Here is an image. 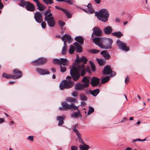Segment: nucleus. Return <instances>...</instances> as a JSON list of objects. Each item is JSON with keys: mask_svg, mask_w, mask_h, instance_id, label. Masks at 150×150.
Returning <instances> with one entry per match:
<instances>
[{"mask_svg": "<svg viewBox=\"0 0 150 150\" xmlns=\"http://www.w3.org/2000/svg\"><path fill=\"white\" fill-rule=\"evenodd\" d=\"M4 7L3 4L1 2V0H0V9H2Z\"/></svg>", "mask_w": 150, "mask_h": 150, "instance_id": "60", "label": "nucleus"}, {"mask_svg": "<svg viewBox=\"0 0 150 150\" xmlns=\"http://www.w3.org/2000/svg\"><path fill=\"white\" fill-rule=\"evenodd\" d=\"M76 47V51L78 53H81L82 51V47L77 42H75L73 44Z\"/></svg>", "mask_w": 150, "mask_h": 150, "instance_id": "22", "label": "nucleus"}, {"mask_svg": "<svg viewBox=\"0 0 150 150\" xmlns=\"http://www.w3.org/2000/svg\"><path fill=\"white\" fill-rule=\"evenodd\" d=\"M89 62L90 64L91 67L92 71H95V67L94 64L92 61H90Z\"/></svg>", "mask_w": 150, "mask_h": 150, "instance_id": "46", "label": "nucleus"}, {"mask_svg": "<svg viewBox=\"0 0 150 150\" xmlns=\"http://www.w3.org/2000/svg\"><path fill=\"white\" fill-rule=\"evenodd\" d=\"M74 84V82L70 80H64L61 82L59 85L60 90H63L64 89H68L72 87Z\"/></svg>", "mask_w": 150, "mask_h": 150, "instance_id": "4", "label": "nucleus"}, {"mask_svg": "<svg viewBox=\"0 0 150 150\" xmlns=\"http://www.w3.org/2000/svg\"><path fill=\"white\" fill-rule=\"evenodd\" d=\"M41 23V25L42 27L43 28H45L46 26V22L45 21H42Z\"/></svg>", "mask_w": 150, "mask_h": 150, "instance_id": "51", "label": "nucleus"}, {"mask_svg": "<svg viewBox=\"0 0 150 150\" xmlns=\"http://www.w3.org/2000/svg\"><path fill=\"white\" fill-rule=\"evenodd\" d=\"M100 52V51L97 49H92L91 50L90 52L91 53L96 54Z\"/></svg>", "mask_w": 150, "mask_h": 150, "instance_id": "48", "label": "nucleus"}, {"mask_svg": "<svg viewBox=\"0 0 150 150\" xmlns=\"http://www.w3.org/2000/svg\"><path fill=\"white\" fill-rule=\"evenodd\" d=\"M80 99L82 101H86L87 100V98L84 95L81 94L80 95Z\"/></svg>", "mask_w": 150, "mask_h": 150, "instance_id": "44", "label": "nucleus"}, {"mask_svg": "<svg viewBox=\"0 0 150 150\" xmlns=\"http://www.w3.org/2000/svg\"><path fill=\"white\" fill-rule=\"evenodd\" d=\"M74 51V49L72 45H71L69 52L70 54H73Z\"/></svg>", "mask_w": 150, "mask_h": 150, "instance_id": "42", "label": "nucleus"}, {"mask_svg": "<svg viewBox=\"0 0 150 150\" xmlns=\"http://www.w3.org/2000/svg\"><path fill=\"white\" fill-rule=\"evenodd\" d=\"M104 58L106 59H109L110 58V55L108 53L105 54L103 56Z\"/></svg>", "mask_w": 150, "mask_h": 150, "instance_id": "50", "label": "nucleus"}, {"mask_svg": "<svg viewBox=\"0 0 150 150\" xmlns=\"http://www.w3.org/2000/svg\"><path fill=\"white\" fill-rule=\"evenodd\" d=\"M27 140H30L31 141H33L34 140L33 137V136H29L27 139Z\"/></svg>", "mask_w": 150, "mask_h": 150, "instance_id": "56", "label": "nucleus"}, {"mask_svg": "<svg viewBox=\"0 0 150 150\" xmlns=\"http://www.w3.org/2000/svg\"><path fill=\"white\" fill-rule=\"evenodd\" d=\"M2 76L3 77L7 79H13V75L11 74H8L5 73L2 74Z\"/></svg>", "mask_w": 150, "mask_h": 150, "instance_id": "36", "label": "nucleus"}, {"mask_svg": "<svg viewBox=\"0 0 150 150\" xmlns=\"http://www.w3.org/2000/svg\"><path fill=\"white\" fill-rule=\"evenodd\" d=\"M66 68L64 66H63L62 65L60 66V70L62 72H64L66 71Z\"/></svg>", "mask_w": 150, "mask_h": 150, "instance_id": "47", "label": "nucleus"}, {"mask_svg": "<svg viewBox=\"0 0 150 150\" xmlns=\"http://www.w3.org/2000/svg\"><path fill=\"white\" fill-rule=\"evenodd\" d=\"M86 104V103L83 101L81 102V105L82 106L83 105H85Z\"/></svg>", "mask_w": 150, "mask_h": 150, "instance_id": "62", "label": "nucleus"}, {"mask_svg": "<svg viewBox=\"0 0 150 150\" xmlns=\"http://www.w3.org/2000/svg\"><path fill=\"white\" fill-rule=\"evenodd\" d=\"M59 24L60 26L61 27H63L65 25V23L62 21H59Z\"/></svg>", "mask_w": 150, "mask_h": 150, "instance_id": "53", "label": "nucleus"}, {"mask_svg": "<svg viewBox=\"0 0 150 150\" xmlns=\"http://www.w3.org/2000/svg\"><path fill=\"white\" fill-rule=\"evenodd\" d=\"M20 2L18 4V5L21 7H25L26 4L28 2V1H25V0H20Z\"/></svg>", "mask_w": 150, "mask_h": 150, "instance_id": "34", "label": "nucleus"}, {"mask_svg": "<svg viewBox=\"0 0 150 150\" xmlns=\"http://www.w3.org/2000/svg\"><path fill=\"white\" fill-rule=\"evenodd\" d=\"M61 38L64 41V42H65V43L67 41L69 43L72 41L71 37L67 34L64 35Z\"/></svg>", "mask_w": 150, "mask_h": 150, "instance_id": "19", "label": "nucleus"}, {"mask_svg": "<svg viewBox=\"0 0 150 150\" xmlns=\"http://www.w3.org/2000/svg\"><path fill=\"white\" fill-rule=\"evenodd\" d=\"M129 78L128 76H127L126 77L125 79V82L126 83H127V82H128L129 81Z\"/></svg>", "mask_w": 150, "mask_h": 150, "instance_id": "57", "label": "nucleus"}, {"mask_svg": "<svg viewBox=\"0 0 150 150\" xmlns=\"http://www.w3.org/2000/svg\"><path fill=\"white\" fill-rule=\"evenodd\" d=\"M96 60L98 64L100 66L103 65L105 63V62L102 59H96Z\"/></svg>", "mask_w": 150, "mask_h": 150, "instance_id": "39", "label": "nucleus"}, {"mask_svg": "<svg viewBox=\"0 0 150 150\" xmlns=\"http://www.w3.org/2000/svg\"><path fill=\"white\" fill-rule=\"evenodd\" d=\"M125 150H132V149L131 147H128L126 148L125 149Z\"/></svg>", "mask_w": 150, "mask_h": 150, "instance_id": "64", "label": "nucleus"}, {"mask_svg": "<svg viewBox=\"0 0 150 150\" xmlns=\"http://www.w3.org/2000/svg\"><path fill=\"white\" fill-rule=\"evenodd\" d=\"M146 138H145L143 139H140L137 138L134 139H133L132 141V142L133 143H134L135 142H137V141H140V142H144L146 140Z\"/></svg>", "mask_w": 150, "mask_h": 150, "instance_id": "49", "label": "nucleus"}, {"mask_svg": "<svg viewBox=\"0 0 150 150\" xmlns=\"http://www.w3.org/2000/svg\"><path fill=\"white\" fill-rule=\"evenodd\" d=\"M66 100L67 102H71V103H75L76 102V99L71 97L67 98Z\"/></svg>", "mask_w": 150, "mask_h": 150, "instance_id": "40", "label": "nucleus"}, {"mask_svg": "<svg viewBox=\"0 0 150 150\" xmlns=\"http://www.w3.org/2000/svg\"><path fill=\"white\" fill-rule=\"evenodd\" d=\"M116 43L119 49L126 51L129 50V48L127 46L126 44L121 41L119 39H118Z\"/></svg>", "mask_w": 150, "mask_h": 150, "instance_id": "8", "label": "nucleus"}, {"mask_svg": "<svg viewBox=\"0 0 150 150\" xmlns=\"http://www.w3.org/2000/svg\"><path fill=\"white\" fill-rule=\"evenodd\" d=\"M70 74L71 77L74 81H77L80 77V72L79 70H77L76 66L73 64L72 67L70 68Z\"/></svg>", "mask_w": 150, "mask_h": 150, "instance_id": "3", "label": "nucleus"}, {"mask_svg": "<svg viewBox=\"0 0 150 150\" xmlns=\"http://www.w3.org/2000/svg\"><path fill=\"white\" fill-rule=\"evenodd\" d=\"M90 146L85 143H83V144H82L79 146L80 150H88Z\"/></svg>", "mask_w": 150, "mask_h": 150, "instance_id": "27", "label": "nucleus"}, {"mask_svg": "<svg viewBox=\"0 0 150 150\" xmlns=\"http://www.w3.org/2000/svg\"><path fill=\"white\" fill-rule=\"evenodd\" d=\"M99 92V89L97 88L92 91H90V93L93 96H96Z\"/></svg>", "mask_w": 150, "mask_h": 150, "instance_id": "33", "label": "nucleus"}, {"mask_svg": "<svg viewBox=\"0 0 150 150\" xmlns=\"http://www.w3.org/2000/svg\"><path fill=\"white\" fill-rule=\"evenodd\" d=\"M60 2H63L67 3L70 5H73V1L72 0H56Z\"/></svg>", "mask_w": 150, "mask_h": 150, "instance_id": "38", "label": "nucleus"}, {"mask_svg": "<svg viewBox=\"0 0 150 150\" xmlns=\"http://www.w3.org/2000/svg\"><path fill=\"white\" fill-rule=\"evenodd\" d=\"M60 64H62L63 65H66L68 64V61L66 58H60Z\"/></svg>", "mask_w": 150, "mask_h": 150, "instance_id": "32", "label": "nucleus"}, {"mask_svg": "<svg viewBox=\"0 0 150 150\" xmlns=\"http://www.w3.org/2000/svg\"><path fill=\"white\" fill-rule=\"evenodd\" d=\"M47 61V59L44 58L40 57L37 60L33 61L32 64L35 65H39L45 63Z\"/></svg>", "mask_w": 150, "mask_h": 150, "instance_id": "9", "label": "nucleus"}, {"mask_svg": "<svg viewBox=\"0 0 150 150\" xmlns=\"http://www.w3.org/2000/svg\"><path fill=\"white\" fill-rule=\"evenodd\" d=\"M51 70L52 71L54 72V73L56 72V69L55 68H52L51 69Z\"/></svg>", "mask_w": 150, "mask_h": 150, "instance_id": "63", "label": "nucleus"}, {"mask_svg": "<svg viewBox=\"0 0 150 150\" xmlns=\"http://www.w3.org/2000/svg\"><path fill=\"white\" fill-rule=\"evenodd\" d=\"M101 83L102 84L106 83L108 82L110 79L109 76H102L101 78Z\"/></svg>", "mask_w": 150, "mask_h": 150, "instance_id": "31", "label": "nucleus"}, {"mask_svg": "<svg viewBox=\"0 0 150 150\" xmlns=\"http://www.w3.org/2000/svg\"><path fill=\"white\" fill-rule=\"evenodd\" d=\"M34 18L36 22L39 23H40L43 20L42 14L39 11L36 12L34 13Z\"/></svg>", "mask_w": 150, "mask_h": 150, "instance_id": "10", "label": "nucleus"}, {"mask_svg": "<svg viewBox=\"0 0 150 150\" xmlns=\"http://www.w3.org/2000/svg\"><path fill=\"white\" fill-rule=\"evenodd\" d=\"M113 36H115L117 38H120L123 36V35L120 32H116L112 33L111 34Z\"/></svg>", "mask_w": 150, "mask_h": 150, "instance_id": "35", "label": "nucleus"}, {"mask_svg": "<svg viewBox=\"0 0 150 150\" xmlns=\"http://www.w3.org/2000/svg\"><path fill=\"white\" fill-rule=\"evenodd\" d=\"M36 5L38 7L37 9L40 11H44L45 8V7L40 2L36 4Z\"/></svg>", "mask_w": 150, "mask_h": 150, "instance_id": "28", "label": "nucleus"}, {"mask_svg": "<svg viewBox=\"0 0 150 150\" xmlns=\"http://www.w3.org/2000/svg\"><path fill=\"white\" fill-rule=\"evenodd\" d=\"M76 110H77V112L72 113L71 115V116L72 118L77 117L80 115H81L80 111L79 110L77 106V109H76Z\"/></svg>", "mask_w": 150, "mask_h": 150, "instance_id": "30", "label": "nucleus"}, {"mask_svg": "<svg viewBox=\"0 0 150 150\" xmlns=\"http://www.w3.org/2000/svg\"><path fill=\"white\" fill-rule=\"evenodd\" d=\"M74 130L75 131V133L77 136L78 139L79 140V142L82 144H83V143H84L83 139L81 138V134L79 132L78 130Z\"/></svg>", "mask_w": 150, "mask_h": 150, "instance_id": "26", "label": "nucleus"}, {"mask_svg": "<svg viewBox=\"0 0 150 150\" xmlns=\"http://www.w3.org/2000/svg\"><path fill=\"white\" fill-rule=\"evenodd\" d=\"M48 14H49V13H48L47 11H45V12H44V15H45V18H44V20L45 21H46V20H47V16L48 15Z\"/></svg>", "mask_w": 150, "mask_h": 150, "instance_id": "54", "label": "nucleus"}, {"mask_svg": "<svg viewBox=\"0 0 150 150\" xmlns=\"http://www.w3.org/2000/svg\"><path fill=\"white\" fill-rule=\"evenodd\" d=\"M47 5L51 4L53 3V0H42Z\"/></svg>", "mask_w": 150, "mask_h": 150, "instance_id": "41", "label": "nucleus"}, {"mask_svg": "<svg viewBox=\"0 0 150 150\" xmlns=\"http://www.w3.org/2000/svg\"><path fill=\"white\" fill-rule=\"evenodd\" d=\"M78 147L75 146H71V150H78Z\"/></svg>", "mask_w": 150, "mask_h": 150, "instance_id": "52", "label": "nucleus"}, {"mask_svg": "<svg viewBox=\"0 0 150 150\" xmlns=\"http://www.w3.org/2000/svg\"><path fill=\"white\" fill-rule=\"evenodd\" d=\"M52 14L51 13L48 14L46 21H47L49 26L50 27H54L55 25V21L54 17L52 16Z\"/></svg>", "mask_w": 150, "mask_h": 150, "instance_id": "7", "label": "nucleus"}, {"mask_svg": "<svg viewBox=\"0 0 150 150\" xmlns=\"http://www.w3.org/2000/svg\"><path fill=\"white\" fill-rule=\"evenodd\" d=\"M25 8L27 11L30 12H33L35 10L34 5L29 1L26 4Z\"/></svg>", "mask_w": 150, "mask_h": 150, "instance_id": "13", "label": "nucleus"}, {"mask_svg": "<svg viewBox=\"0 0 150 150\" xmlns=\"http://www.w3.org/2000/svg\"><path fill=\"white\" fill-rule=\"evenodd\" d=\"M78 127V124H76V125H74V129H73V132H74L75 133V131L74 130H78L77 129H76V127Z\"/></svg>", "mask_w": 150, "mask_h": 150, "instance_id": "59", "label": "nucleus"}, {"mask_svg": "<svg viewBox=\"0 0 150 150\" xmlns=\"http://www.w3.org/2000/svg\"><path fill=\"white\" fill-rule=\"evenodd\" d=\"M97 4H99L100 3V0H94Z\"/></svg>", "mask_w": 150, "mask_h": 150, "instance_id": "61", "label": "nucleus"}, {"mask_svg": "<svg viewBox=\"0 0 150 150\" xmlns=\"http://www.w3.org/2000/svg\"><path fill=\"white\" fill-rule=\"evenodd\" d=\"M55 8L57 9H59L62 11L68 17L70 18L71 16V15L69 12L68 11L60 7L55 6Z\"/></svg>", "mask_w": 150, "mask_h": 150, "instance_id": "23", "label": "nucleus"}, {"mask_svg": "<svg viewBox=\"0 0 150 150\" xmlns=\"http://www.w3.org/2000/svg\"><path fill=\"white\" fill-rule=\"evenodd\" d=\"M56 120L59 121L58 126L62 125L64 123V118L62 116H57L56 118Z\"/></svg>", "mask_w": 150, "mask_h": 150, "instance_id": "25", "label": "nucleus"}, {"mask_svg": "<svg viewBox=\"0 0 150 150\" xmlns=\"http://www.w3.org/2000/svg\"><path fill=\"white\" fill-rule=\"evenodd\" d=\"M36 70L39 74L41 75H48L50 74V72L48 71L45 69L37 68L36 69Z\"/></svg>", "mask_w": 150, "mask_h": 150, "instance_id": "15", "label": "nucleus"}, {"mask_svg": "<svg viewBox=\"0 0 150 150\" xmlns=\"http://www.w3.org/2000/svg\"><path fill=\"white\" fill-rule=\"evenodd\" d=\"M89 109L88 111V114L89 115L92 113L94 111V109L93 108L90 106L89 107Z\"/></svg>", "mask_w": 150, "mask_h": 150, "instance_id": "43", "label": "nucleus"}, {"mask_svg": "<svg viewBox=\"0 0 150 150\" xmlns=\"http://www.w3.org/2000/svg\"><path fill=\"white\" fill-rule=\"evenodd\" d=\"M72 96L74 97H76L77 96V92L76 91H73L71 93Z\"/></svg>", "mask_w": 150, "mask_h": 150, "instance_id": "55", "label": "nucleus"}, {"mask_svg": "<svg viewBox=\"0 0 150 150\" xmlns=\"http://www.w3.org/2000/svg\"><path fill=\"white\" fill-rule=\"evenodd\" d=\"M93 33L91 35L92 37L94 35L97 36H100L102 34V31L101 29L98 27H95L92 29Z\"/></svg>", "mask_w": 150, "mask_h": 150, "instance_id": "11", "label": "nucleus"}, {"mask_svg": "<svg viewBox=\"0 0 150 150\" xmlns=\"http://www.w3.org/2000/svg\"><path fill=\"white\" fill-rule=\"evenodd\" d=\"M75 39L80 44H82L83 43L84 39L82 36H77L75 37Z\"/></svg>", "mask_w": 150, "mask_h": 150, "instance_id": "29", "label": "nucleus"}, {"mask_svg": "<svg viewBox=\"0 0 150 150\" xmlns=\"http://www.w3.org/2000/svg\"><path fill=\"white\" fill-rule=\"evenodd\" d=\"M112 28L110 26H108L105 28L103 30L105 34L107 35L110 34L112 31Z\"/></svg>", "mask_w": 150, "mask_h": 150, "instance_id": "24", "label": "nucleus"}, {"mask_svg": "<svg viewBox=\"0 0 150 150\" xmlns=\"http://www.w3.org/2000/svg\"><path fill=\"white\" fill-rule=\"evenodd\" d=\"M87 9H85L83 8H81L79 7L78 8L80 9H81L87 13H89L90 14H92L94 12V9L92 8V6L91 3H89L87 6Z\"/></svg>", "mask_w": 150, "mask_h": 150, "instance_id": "12", "label": "nucleus"}, {"mask_svg": "<svg viewBox=\"0 0 150 150\" xmlns=\"http://www.w3.org/2000/svg\"><path fill=\"white\" fill-rule=\"evenodd\" d=\"M60 60V59H54L53 60V62L55 64H57L60 65V63H61Z\"/></svg>", "mask_w": 150, "mask_h": 150, "instance_id": "45", "label": "nucleus"}, {"mask_svg": "<svg viewBox=\"0 0 150 150\" xmlns=\"http://www.w3.org/2000/svg\"><path fill=\"white\" fill-rule=\"evenodd\" d=\"M106 50H103L100 53V54L102 55L103 56H104V55L105 54H106Z\"/></svg>", "mask_w": 150, "mask_h": 150, "instance_id": "58", "label": "nucleus"}, {"mask_svg": "<svg viewBox=\"0 0 150 150\" xmlns=\"http://www.w3.org/2000/svg\"><path fill=\"white\" fill-rule=\"evenodd\" d=\"M77 70H79V71H81L80 74V76H83L85 72V69L84 67V65L83 64H82L81 66H76Z\"/></svg>", "mask_w": 150, "mask_h": 150, "instance_id": "18", "label": "nucleus"}, {"mask_svg": "<svg viewBox=\"0 0 150 150\" xmlns=\"http://www.w3.org/2000/svg\"><path fill=\"white\" fill-rule=\"evenodd\" d=\"M13 74L15 75H13V79H17L22 77V72L17 69H15L13 71Z\"/></svg>", "mask_w": 150, "mask_h": 150, "instance_id": "16", "label": "nucleus"}, {"mask_svg": "<svg viewBox=\"0 0 150 150\" xmlns=\"http://www.w3.org/2000/svg\"><path fill=\"white\" fill-rule=\"evenodd\" d=\"M62 107L59 108L60 110H75L77 109V106H75L73 103L69 104L66 102H63L61 103Z\"/></svg>", "mask_w": 150, "mask_h": 150, "instance_id": "5", "label": "nucleus"}, {"mask_svg": "<svg viewBox=\"0 0 150 150\" xmlns=\"http://www.w3.org/2000/svg\"><path fill=\"white\" fill-rule=\"evenodd\" d=\"M92 40L96 45L101 48L105 49H110L113 42L112 39L106 38L96 37L93 38Z\"/></svg>", "mask_w": 150, "mask_h": 150, "instance_id": "1", "label": "nucleus"}, {"mask_svg": "<svg viewBox=\"0 0 150 150\" xmlns=\"http://www.w3.org/2000/svg\"><path fill=\"white\" fill-rule=\"evenodd\" d=\"M100 80V79L97 77H93L91 79L90 83L92 86H96L99 84Z\"/></svg>", "mask_w": 150, "mask_h": 150, "instance_id": "14", "label": "nucleus"}, {"mask_svg": "<svg viewBox=\"0 0 150 150\" xmlns=\"http://www.w3.org/2000/svg\"><path fill=\"white\" fill-rule=\"evenodd\" d=\"M67 45L65 43V42H64V46L62 47L61 52V54L62 55H64L66 52L67 51Z\"/></svg>", "mask_w": 150, "mask_h": 150, "instance_id": "37", "label": "nucleus"}, {"mask_svg": "<svg viewBox=\"0 0 150 150\" xmlns=\"http://www.w3.org/2000/svg\"><path fill=\"white\" fill-rule=\"evenodd\" d=\"M112 71V70L109 66H105L103 71V74L110 75Z\"/></svg>", "mask_w": 150, "mask_h": 150, "instance_id": "17", "label": "nucleus"}, {"mask_svg": "<svg viewBox=\"0 0 150 150\" xmlns=\"http://www.w3.org/2000/svg\"><path fill=\"white\" fill-rule=\"evenodd\" d=\"M95 14L98 20L104 22L107 21L109 16L108 11L105 9H101L98 12H96Z\"/></svg>", "mask_w": 150, "mask_h": 150, "instance_id": "2", "label": "nucleus"}, {"mask_svg": "<svg viewBox=\"0 0 150 150\" xmlns=\"http://www.w3.org/2000/svg\"><path fill=\"white\" fill-rule=\"evenodd\" d=\"M88 61V59L85 57L82 56L81 58H79L78 57H77L74 62L75 66H81L82 64H86Z\"/></svg>", "mask_w": 150, "mask_h": 150, "instance_id": "6", "label": "nucleus"}, {"mask_svg": "<svg viewBox=\"0 0 150 150\" xmlns=\"http://www.w3.org/2000/svg\"><path fill=\"white\" fill-rule=\"evenodd\" d=\"M85 86H86V85L80 83H77L75 84L74 86V89L78 90H83L86 88Z\"/></svg>", "mask_w": 150, "mask_h": 150, "instance_id": "20", "label": "nucleus"}, {"mask_svg": "<svg viewBox=\"0 0 150 150\" xmlns=\"http://www.w3.org/2000/svg\"><path fill=\"white\" fill-rule=\"evenodd\" d=\"M89 80L90 78L88 77L84 76L81 81V82L82 83H84L83 84L86 85V86H85V87H88L89 85Z\"/></svg>", "mask_w": 150, "mask_h": 150, "instance_id": "21", "label": "nucleus"}]
</instances>
